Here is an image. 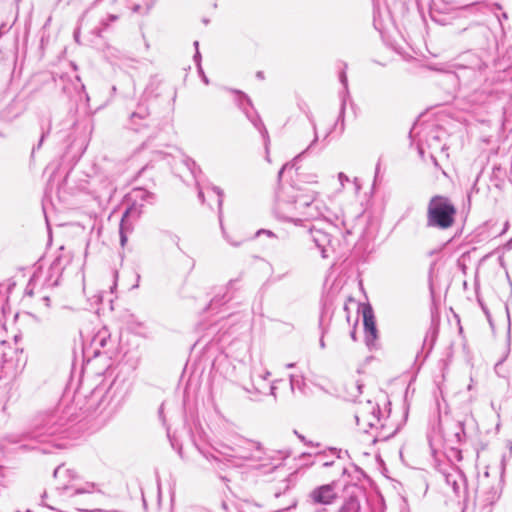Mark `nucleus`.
<instances>
[{
	"label": "nucleus",
	"instance_id": "obj_1",
	"mask_svg": "<svg viewBox=\"0 0 512 512\" xmlns=\"http://www.w3.org/2000/svg\"><path fill=\"white\" fill-rule=\"evenodd\" d=\"M318 192L300 186H282L276 194L275 216L286 222L301 225L304 221L318 219L327 208L317 201Z\"/></svg>",
	"mask_w": 512,
	"mask_h": 512
},
{
	"label": "nucleus",
	"instance_id": "obj_2",
	"mask_svg": "<svg viewBox=\"0 0 512 512\" xmlns=\"http://www.w3.org/2000/svg\"><path fill=\"white\" fill-rule=\"evenodd\" d=\"M214 453L204 454L215 469L223 467H242L247 461L261 458V446L259 443L246 438L235 436L221 440L213 446Z\"/></svg>",
	"mask_w": 512,
	"mask_h": 512
},
{
	"label": "nucleus",
	"instance_id": "obj_3",
	"mask_svg": "<svg viewBox=\"0 0 512 512\" xmlns=\"http://www.w3.org/2000/svg\"><path fill=\"white\" fill-rule=\"evenodd\" d=\"M354 419L360 431L371 433L373 443L388 440L397 432V429L389 424V417L382 414L379 404L371 400L355 404Z\"/></svg>",
	"mask_w": 512,
	"mask_h": 512
},
{
	"label": "nucleus",
	"instance_id": "obj_4",
	"mask_svg": "<svg viewBox=\"0 0 512 512\" xmlns=\"http://www.w3.org/2000/svg\"><path fill=\"white\" fill-rule=\"evenodd\" d=\"M457 210L445 196H433L427 205V227L446 230L454 224Z\"/></svg>",
	"mask_w": 512,
	"mask_h": 512
},
{
	"label": "nucleus",
	"instance_id": "obj_5",
	"mask_svg": "<svg viewBox=\"0 0 512 512\" xmlns=\"http://www.w3.org/2000/svg\"><path fill=\"white\" fill-rule=\"evenodd\" d=\"M54 477L59 481L64 480L63 483H59L58 489L72 490L71 495H79L84 493H93L98 491L97 485L93 482H85L83 484H75L77 480V473L75 470L65 467L64 465L58 466L54 470Z\"/></svg>",
	"mask_w": 512,
	"mask_h": 512
},
{
	"label": "nucleus",
	"instance_id": "obj_6",
	"mask_svg": "<svg viewBox=\"0 0 512 512\" xmlns=\"http://www.w3.org/2000/svg\"><path fill=\"white\" fill-rule=\"evenodd\" d=\"M447 488L451 491L450 497L457 503H466L468 498L467 479L464 473L456 468L450 467L443 473Z\"/></svg>",
	"mask_w": 512,
	"mask_h": 512
},
{
	"label": "nucleus",
	"instance_id": "obj_7",
	"mask_svg": "<svg viewBox=\"0 0 512 512\" xmlns=\"http://www.w3.org/2000/svg\"><path fill=\"white\" fill-rule=\"evenodd\" d=\"M338 498L336 485L324 484L315 487L307 495V502L312 506L317 505H331Z\"/></svg>",
	"mask_w": 512,
	"mask_h": 512
},
{
	"label": "nucleus",
	"instance_id": "obj_8",
	"mask_svg": "<svg viewBox=\"0 0 512 512\" xmlns=\"http://www.w3.org/2000/svg\"><path fill=\"white\" fill-rule=\"evenodd\" d=\"M363 323L365 330V341L368 346H373L378 337L376 321L373 310L370 306L363 308Z\"/></svg>",
	"mask_w": 512,
	"mask_h": 512
},
{
	"label": "nucleus",
	"instance_id": "obj_9",
	"mask_svg": "<svg viewBox=\"0 0 512 512\" xmlns=\"http://www.w3.org/2000/svg\"><path fill=\"white\" fill-rule=\"evenodd\" d=\"M310 235L315 246L320 250L322 257L327 258L329 256V251L333 250L331 235L328 232L317 228L310 229Z\"/></svg>",
	"mask_w": 512,
	"mask_h": 512
},
{
	"label": "nucleus",
	"instance_id": "obj_10",
	"mask_svg": "<svg viewBox=\"0 0 512 512\" xmlns=\"http://www.w3.org/2000/svg\"><path fill=\"white\" fill-rule=\"evenodd\" d=\"M452 67L456 70H465L469 74H475L476 70H481L483 64L477 59V57L473 54H467L464 57V62H457L452 65Z\"/></svg>",
	"mask_w": 512,
	"mask_h": 512
},
{
	"label": "nucleus",
	"instance_id": "obj_11",
	"mask_svg": "<svg viewBox=\"0 0 512 512\" xmlns=\"http://www.w3.org/2000/svg\"><path fill=\"white\" fill-rule=\"evenodd\" d=\"M296 171L297 179L292 186L303 187V184L316 185L318 183V174L311 169L307 168V172H299L297 168Z\"/></svg>",
	"mask_w": 512,
	"mask_h": 512
},
{
	"label": "nucleus",
	"instance_id": "obj_12",
	"mask_svg": "<svg viewBox=\"0 0 512 512\" xmlns=\"http://www.w3.org/2000/svg\"><path fill=\"white\" fill-rule=\"evenodd\" d=\"M240 107L246 114L247 118L250 120V122L254 125L255 128L259 130V132L263 135V138L265 142L269 140L268 132L266 128L263 125L262 120L257 114H251L245 107H243V103L240 102Z\"/></svg>",
	"mask_w": 512,
	"mask_h": 512
},
{
	"label": "nucleus",
	"instance_id": "obj_13",
	"mask_svg": "<svg viewBox=\"0 0 512 512\" xmlns=\"http://www.w3.org/2000/svg\"><path fill=\"white\" fill-rule=\"evenodd\" d=\"M109 342H111V335L106 328L100 329L92 339L95 348H105Z\"/></svg>",
	"mask_w": 512,
	"mask_h": 512
},
{
	"label": "nucleus",
	"instance_id": "obj_14",
	"mask_svg": "<svg viewBox=\"0 0 512 512\" xmlns=\"http://www.w3.org/2000/svg\"><path fill=\"white\" fill-rule=\"evenodd\" d=\"M337 512H361L360 501L356 497H349Z\"/></svg>",
	"mask_w": 512,
	"mask_h": 512
},
{
	"label": "nucleus",
	"instance_id": "obj_15",
	"mask_svg": "<svg viewBox=\"0 0 512 512\" xmlns=\"http://www.w3.org/2000/svg\"><path fill=\"white\" fill-rule=\"evenodd\" d=\"M132 197H133L134 201L140 200L145 203H152L154 200V195L151 192H149L143 188L134 189L132 192Z\"/></svg>",
	"mask_w": 512,
	"mask_h": 512
},
{
	"label": "nucleus",
	"instance_id": "obj_16",
	"mask_svg": "<svg viewBox=\"0 0 512 512\" xmlns=\"http://www.w3.org/2000/svg\"><path fill=\"white\" fill-rule=\"evenodd\" d=\"M290 388L292 393H295L296 390H299L300 392L304 391L305 387V380L303 376L301 375H290Z\"/></svg>",
	"mask_w": 512,
	"mask_h": 512
},
{
	"label": "nucleus",
	"instance_id": "obj_17",
	"mask_svg": "<svg viewBox=\"0 0 512 512\" xmlns=\"http://www.w3.org/2000/svg\"><path fill=\"white\" fill-rule=\"evenodd\" d=\"M129 213H130V210H127L124 213V215L121 219V223H120V243L122 246H124L127 241L126 232L128 231V228L126 226V218L128 217Z\"/></svg>",
	"mask_w": 512,
	"mask_h": 512
},
{
	"label": "nucleus",
	"instance_id": "obj_18",
	"mask_svg": "<svg viewBox=\"0 0 512 512\" xmlns=\"http://www.w3.org/2000/svg\"><path fill=\"white\" fill-rule=\"evenodd\" d=\"M148 115L147 110L144 107H140L137 112L131 114L130 120L133 124H136V120H144Z\"/></svg>",
	"mask_w": 512,
	"mask_h": 512
},
{
	"label": "nucleus",
	"instance_id": "obj_19",
	"mask_svg": "<svg viewBox=\"0 0 512 512\" xmlns=\"http://www.w3.org/2000/svg\"><path fill=\"white\" fill-rule=\"evenodd\" d=\"M211 191L217 196V202H218V207H219V217H221V209H222V204H223V191L219 188V187H216V186H213L211 188Z\"/></svg>",
	"mask_w": 512,
	"mask_h": 512
},
{
	"label": "nucleus",
	"instance_id": "obj_20",
	"mask_svg": "<svg viewBox=\"0 0 512 512\" xmlns=\"http://www.w3.org/2000/svg\"><path fill=\"white\" fill-rule=\"evenodd\" d=\"M117 18L118 17L116 15L111 14V15L107 16L106 18L102 19L101 22H100L101 28L99 29V33L101 31L105 30L109 26L110 22L116 21Z\"/></svg>",
	"mask_w": 512,
	"mask_h": 512
},
{
	"label": "nucleus",
	"instance_id": "obj_21",
	"mask_svg": "<svg viewBox=\"0 0 512 512\" xmlns=\"http://www.w3.org/2000/svg\"><path fill=\"white\" fill-rule=\"evenodd\" d=\"M301 157V154H299L298 156H296L292 162H289V163H286L285 165L282 166V168L280 169L279 173H278V177L280 178L282 176V174L289 170V169H292L295 167V164H296V161Z\"/></svg>",
	"mask_w": 512,
	"mask_h": 512
},
{
	"label": "nucleus",
	"instance_id": "obj_22",
	"mask_svg": "<svg viewBox=\"0 0 512 512\" xmlns=\"http://www.w3.org/2000/svg\"><path fill=\"white\" fill-rule=\"evenodd\" d=\"M338 180L340 182L341 187L343 188L345 186L346 182H349V178L347 175H345L343 172H340L338 174Z\"/></svg>",
	"mask_w": 512,
	"mask_h": 512
},
{
	"label": "nucleus",
	"instance_id": "obj_23",
	"mask_svg": "<svg viewBox=\"0 0 512 512\" xmlns=\"http://www.w3.org/2000/svg\"><path fill=\"white\" fill-rule=\"evenodd\" d=\"M194 47L196 48V53L194 55V60H195V62L199 63L200 59H201V55H200V52L198 50V47H199V42L198 41L194 42Z\"/></svg>",
	"mask_w": 512,
	"mask_h": 512
},
{
	"label": "nucleus",
	"instance_id": "obj_24",
	"mask_svg": "<svg viewBox=\"0 0 512 512\" xmlns=\"http://www.w3.org/2000/svg\"><path fill=\"white\" fill-rule=\"evenodd\" d=\"M340 81H341V83L344 85L345 89H347V76H346L345 71H343V72L340 74Z\"/></svg>",
	"mask_w": 512,
	"mask_h": 512
},
{
	"label": "nucleus",
	"instance_id": "obj_25",
	"mask_svg": "<svg viewBox=\"0 0 512 512\" xmlns=\"http://www.w3.org/2000/svg\"><path fill=\"white\" fill-rule=\"evenodd\" d=\"M260 234H266L269 237H275V234L270 230H259L256 235L259 236Z\"/></svg>",
	"mask_w": 512,
	"mask_h": 512
},
{
	"label": "nucleus",
	"instance_id": "obj_26",
	"mask_svg": "<svg viewBox=\"0 0 512 512\" xmlns=\"http://www.w3.org/2000/svg\"><path fill=\"white\" fill-rule=\"evenodd\" d=\"M351 386H352L351 387L352 389H354V390L358 391L359 393H361L362 385L358 381L353 382Z\"/></svg>",
	"mask_w": 512,
	"mask_h": 512
},
{
	"label": "nucleus",
	"instance_id": "obj_27",
	"mask_svg": "<svg viewBox=\"0 0 512 512\" xmlns=\"http://www.w3.org/2000/svg\"><path fill=\"white\" fill-rule=\"evenodd\" d=\"M197 64H198L199 72H200V73H201V75H202V79H203L204 83H205V84H208V83H209V80H208V78L206 77V75L203 73L202 68H201V66H200V62H199V63H197Z\"/></svg>",
	"mask_w": 512,
	"mask_h": 512
},
{
	"label": "nucleus",
	"instance_id": "obj_28",
	"mask_svg": "<svg viewBox=\"0 0 512 512\" xmlns=\"http://www.w3.org/2000/svg\"><path fill=\"white\" fill-rule=\"evenodd\" d=\"M186 164H187V166H188L190 169H192V167H196V163H195L193 160H191V159L187 160ZM191 171H192V173H194V171H193V170H191Z\"/></svg>",
	"mask_w": 512,
	"mask_h": 512
},
{
	"label": "nucleus",
	"instance_id": "obj_29",
	"mask_svg": "<svg viewBox=\"0 0 512 512\" xmlns=\"http://www.w3.org/2000/svg\"><path fill=\"white\" fill-rule=\"evenodd\" d=\"M198 197H199V199H200L202 202H204V201H205V199H204V192H203V190H202L201 188H199V190H198Z\"/></svg>",
	"mask_w": 512,
	"mask_h": 512
},
{
	"label": "nucleus",
	"instance_id": "obj_30",
	"mask_svg": "<svg viewBox=\"0 0 512 512\" xmlns=\"http://www.w3.org/2000/svg\"><path fill=\"white\" fill-rule=\"evenodd\" d=\"M379 171H380V161L376 165L375 177L378 176Z\"/></svg>",
	"mask_w": 512,
	"mask_h": 512
},
{
	"label": "nucleus",
	"instance_id": "obj_31",
	"mask_svg": "<svg viewBox=\"0 0 512 512\" xmlns=\"http://www.w3.org/2000/svg\"><path fill=\"white\" fill-rule=\"evenodd\" d=\"M344 111H345V103L343 102L342 105H341L340 115H343Z\"/></svg>",
	"mask_w": 512,
	"mask_h": 512
},
{
	"label": "nucleus",
	"instance_id": "obj_32",
	"mask_svg": "<svg viewBox=\"0 0 512 512\" xmlns=\"http://www.w3.org/2000/svg\"><path fill=\"white\" fill-rule=\"evenodd\" d=\"M243 98L245 99V101L247 102L248 105H251V101H250V99L248 97L243 95Z\"/></svg>",
	"mask_w": 512,
	"mask_h": 512
},
{
	"label": "nucleus",
	"instance_id": "obj_33",
	"mask_svg": "<svg viewBox=\"0 0 512 512\" xmlns=\"http://www.w3.org/2000/svg\"><path fill=\"white\" fill-rule=\"evenodd\" d=\"M241 512H253L251 507H248L247 509H242Z\"/></svg>",
	"mask_w": 512,
	"mask_h": 512
},
{
	"label": "nucleus",
	"instance_id": "obj_34",
	"mask_svg": "<svg viewBox=\"0 0 512 512\" xmlns=\"http://www.w3.org/2000/svg\"><path fill=\"white\" fill-rule=\"evenodd\" d=\"M314 131H316V127L314 126ZM318 139V136H317V132H315V137H314V140H313V143H315Z\"/></svg>",
	"mask_w": 512,
	"mask_h": 512
},
{
	"label": "nucleus",
	"instance_id": "obj_35",
	"mask_svg": "<svg viewBox=\"0 0 512 512\" xmlns=\"http://www.w3.org/2000/svg\"><path fill=\"white\" fill-rule=\"evenodd\" d=\"M43 300H44V302H46V305L48 306L49 305V301H50L49 298L48 297H44Z\"/></svg>",
	"mask_w": 512,
	"mask_h": 512
},
{
	"label": "nucleus",
	"instance_id": "obj_36",
	"mask_svg": "<svg viewBox=\"0 0 512 512\" xmlns=\"http://www.w3.org/2000/svg\"><path fill=\"white\" fill-rule=\"evenodd\" d=\"M219 301L215 298V299H212L211 301V305H214V304H217Z\"/></svg>",
	"mask_w": 512,
	"mask_h": 512
},
{
	"label": "nucleus",
	"instance_id": "obj_37",
	"mask_svg": "<svg viewBox=\"0 0 512 512\" xmlns=\"http://www.w3.org/2000/svg\"><path fill=\"white\" fill-rule=\"evenodd\" d=\"M275 386H271V394L275 395Z\"/></svg>",
	"mask_w": 512,
	"mask_h": 512
},
{
	"label": "nucleus",
	"instance_id": "obj_38",
	"mask_svg": "<svg viewBox=\"0 0 512 512\" xmlns=\"http://www.w3.org/2000/svg\"><path fill=\"white\" fill-rule=\"evenodd\" d=\"M320 346H321L322 348H324V347H325V343H324L323 339H321V340H320Z\"/></svg>",
	"mask_w": 512,
	"mask_h": 512
},
{
	"label": "nucleus",
	"instance_id": "obj_39",
	"mask_svg": "<svg viewBox=\"0 0 512 512\" xmlns=\"http://www.w3.org/2000/svg\"><path fill=\"white\" fill-rule=\"evenodd\" d=\"M286 367L287 368H292V367H294V363H289V364L286 365Z\"/></svg>",
	"mask_w": 512,
	"mask_h": 512
},
{
	"label": "nucleus",
	"instance_id": "obj_40",
	"mask_svg": "<svg viewBox=\"0 0 512 512\" xmlns=\"http://www.w3.org/2000/svg\"><path fill=\"white\" fill-rule=\"evenodd\" d=\"M257 77H259V78H263V73H262V72H258V73H257Z\"/></svg>",
	"mask_w": 512,
	"mask_h": 512
},
{
	"label": "nucleus",
	"instance_id": "obj_41",
	"mask_svg": "<svg viewBox=\"0 0 512 512\" xmlns=\"http://www.w3.org/2000/svg\"><path fill=\"white\" fill-rule=\"evenodd\" d=\"M269 375H270V372H266L263 378L265 379V378H266V377H268Z\"/></svg>",
	"mask_w": 512,
	"mask_h": 512
},
{
	"label": "nucleus",
	"instance_id": "obj_42",
	"mask_svg": "<svg viewBox=\"0 0 512 512\" xmlns=\"http://www.w3.org/2000/svg\"><path fill=\"white\" fill-rule=\"evenodd\" d=\"M44 136H45L44 134L41 136V140H40L39 145H41V143H42V141H43V139H44Z\"/></svg>",
	"mask_w": 512,
	"mask_h": 512
}]
</instances>
